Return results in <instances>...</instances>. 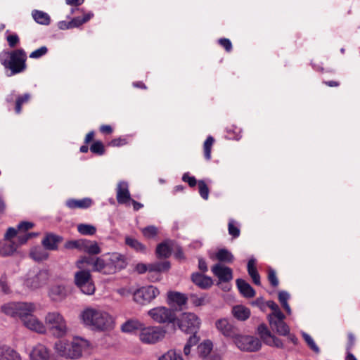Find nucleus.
<instances>
[{
    "mask_svg": "<svg viewBox=\"0 0 360 360\" xmlns=\"http://www.w3.org/2000/svg\"><path fill=\"white\" fill-rule=\"evenodd\" d=\"M45 323L49 330L56 338H61L66 335L68 327L63 316L58 311L49 312L45 318Z\"/></svg>",
    "mask_w": 360,
    "mask_h": 360,
    "instance_id": "obj_6",
    "label": "nucleus"
},
{
    "mask_svg": "<svg viewBox=\"0 0 360 360\" xmlns=\"http://www.w3.org/2000/svg\"><path fill=\"white\" fill-rule=\"evenodd\" d=\"M92 204L90 198H86L81 200L69 199L66 201V205L70 209L87 208Z\"/></svg>",
    "mask_w": 360,
    "mask_h": 360,
    "instance_id": "obj_28",
    "label": "nucleus"
},
{
    "mask_svg": "<svg viewBox=\"0 0 360 360\" xmlns=\"http://www.w3.org/2000/svg\"><path fill=\"white\" fill-rule=\"evenodd\" d=\"M158 360H184L180 352H176L174 349H170L162 356Z\"/></svg>",
    "mask_w": 360,
    "mask_h": 360,
    "instance_id": "obj_42",
    "label": "nucleus"
},
{
    "mask_svg": "<svg viewBox=\"0 0 360 360\" xmlns=\"http://www.w3.org/2000/svg\"><path fill=\"white\" fill-rule=\"evenodd\" d=\"M257 332L264 342L266 341V340L269 338V336L271 335V333L264 323H262L258 326Z\"/></svg>",
    "mask_w": 360,
    "mask_h": 360,
    "instance_id": "obj_45",
    "label": "nucleus"
},
{
    "mask_svg": "<svg viewBox=\"0 0 360 360\" xmlns=\"http://www.w3.org/2000/svg\"><path fill=\"white\" fill-rule=\"evenodd\" d=\"M143 235L148 238H152L158 234V229L155 226H148L142 229Z\"/></svg>",
    "mask_w": 360,
    "mask_h": 360,
    "instance_id": "obj_47",
    "label": "nucleus"
},
{
    "mask_svg": "<svg viewBox=\"0 0 360 360\" xmlns=\"http://www.w3.org/2000/svg\"><path fill=\"white\" fill-rule=\"evenodd\" d=\"M63 240V238L58 235L49 233H46L43 238L41 243L46 250H56L58 244Z\"/></svg>",
    "mask_w": 360,
    "mask_h": 360,
    "instance_id": "obj_20",
    "label": "nucleus"
},
{
    "mask_svg": "<svg viewBox=\"0 0 360 360\" xmlns=\"http://www.w3.org/2000/svg\"><path fill=\"white\" fill-rule=\"evenodd\" d=\"M0 360H21L20 355L7 346H0Z\"/></svg>",
    "mask_w": 360,
    "mask_h": 360,
    "instance_id": "obj_27",
    "label": "nucleus"
},
{
    "mask_svg": "<svg viewBox=\"0 0 360 360\" xmlns=\"http://www.w3.org/2000/svg\"><path fill=\"white\" fill-rule=\"evenodd\" d=\"M266 305L272 310V313L269 314L267 316H276L283 314L280 309L278 305L274 301H268Z\"/></svg>",
    "mask_w": 360,
    "mask_h": 360,
    "instance_id": "obj_50",
    "label": "nucleus"
},
{
    "mask_svg": "<svg viewBox=\"0 0 360 360\" xmlns=\"http://www.w3.org/2000/svg\"><path fill=\"white\" fill-rule=\"evenodd\" d=\"M47 52H48V49L46 48V46H41L39 49L32 51L30 54V58H39L41 56H43L45 54H46Z\"/></svg>",
    "mask_w": 360,
    "mask_h": 360,
    "instance_id": "obj_53",
    "label": "nucleus"
},
{
    "mask_svg": "<svg viewBox=\"0 0 360 360\" xmlns=\"http://www.w3.org/2000/svg\"><path fill=\"white\" fill-rule=\"evenodd\" d=\"M30 360H49L50 352L41 344L36 345L30 354Z\"/></svg>",
    "mask_w": 360,
    "mask_h": 360,
    "instance_id": "obj_23",
    "label": "nucleus"
},
{
    "mask_svg": "<svg viewBox=\"0 0 360 360\" xmlns=\"http://www.w3.org/2000/svg\"><path fill=\"white\" fill-rule=\"evenodd\" d=\"M27 55L22 49L13 51H2L0 53V62L6 68L11 70V75L20 73L25 70Z\"/></svg>",
    "mask_w": 360,
    "mask_h": 360,
    "instance_id": "obj_2",
    "label": "nucleus"
},
{
    "mask_svg": "<svg viewBox=\"0 0 360 360\" xmlns=\"http://www.w3.org/2000/svg\"><path fill=\"white\" fill-rule=\"evenodd\" d=\"M289 298L290 295L285 291H281L278 293V300L281 304L287 303Z\"/></svg>",
    "mask_w": 360,
    "mask_h": 360,
    "instance_id": "obj_64",
    "label": "nucleus"
},
{
    "mask_svg": "<svg viewBox=\"0 0 360 360\" xmlns=\"http://www.w3.org/2000/svg\"><path fill=\"white\" fill-rule=\"evenodd\" d=\"M216 258L219 262L227 263H231L234 259V257L232 253L224 248L220 249L217 252Z\"/></svg>",
    "mask_w": 360,
    "mask_h": 360,
    "instance_id": "obj_36",
    "label": "nucleus"
},
{
    "mask_svg": "<svg viewBox=\"0 0 360 360\" xmlns=\"http://www.w3.org/2000/svg\"><path fill=\"white\" fill-rule=\"evenodd\" d=\"M34 226V224L29 221H22L20 223L18 226L19 231H27L30 229H32Z\"/></svg>",
    "mask_w": 360,
    "mask_h": 360,
    "instance_id": "obj_62",
    "label": "nucleus"
},
{
    "mask_svg": "<svg viewBox=\"0 0 360 360\" xmlns=\"http://www.w3.org/2000/svg\"><path fill=\"white\" fill-rule=\"evenodd\" d=\"M235 221L231 219L229 222L228 230L229 233L233 238H238L240 236V229L234 224Z\"/></svg>",
    "mask_w": 360,
    "mask_h": 360,
    "instance_id": "obj_52",
    "label": "nucleus"
},
{
    "mask_svg": "<svg viewBox=\"0 0 360 360\" xmlns=\"http://www.w3.org/2000/svg\"><path fill=\"white\" fill-rule=\"evenodd\" d=\"M172 248L168 242L159 244L156 248V255L158 258H167L171 255Z\"/></svg>",
    "mask_w": 360,
    "mask_h": 360,
    "instance_id": "obj_32",
    "label": "nucleus"
},
{
    "mask_svg": "<svg viewBox=\"0 0 360 360\" xmlns=\"http://www.w3.org/2000/svg\"><path fill=\"white\" fill-rule=\"evenodd\" d=\"M165 330L162 327L143 326L139 333V339L145 344H155L165 338Z\"/></svg>",
    "mask_w": 360,
    "mask_h": 360,
    "instance_id": "obj_8",
    "label": "nucleus"
},
{
    "mask_svg": "<svg viewBox=\"0 0 360 360\" xmlns=\"http://www.w3.org/2000/svg\"><path fill=\"white\" fill-rule=\"evenodd\" d=\"M30 257L35 261L39 262L48 258V252L41 247H35L30 252Z\"/></svg>",
    "mask_w": 360,
    "mask_h": 360,
    "instance_id": "obj_35",
    "label": "nucleus"
},
{
    "mask_svg": "<svg viewBox=\"0 0 360 360\" xmlns=\"http://www.w3.org/2000/svg\"><path fill=\"white\" fill-rule=\"evenodd\" d=\"M236 285L240 292L245 297L250 298L255 295V291L252 287L245 280L238 278L236 280Z\"/></svg>",
    "mask_w": 360,
    "mask_h": 360,
    "instance_id": "obj_26",
    "label": "nucleus"
},
{
    "mask_svg": "<svg viewBox=\"0 0 360 360\" xmlns=\"http://www.w3.org/2000/svg\"><path fill=\"white\" fill-rule=\"evenodd\" d=\"M191 280L193 283L201 289H208L213 285V281L211 277L198 272L192 274Z\"/></svg>",
    "mask_w": 360,
    "mask_h": 360,
    "instance_id": "obj_22",
    "label": "nucleus"
},
{
    "mask_svg": "<svg viewBox=\"0 0 360 360\" xmlns=\"http://www.w3.org/2000/svg\"><path fill=\"white\" fill-rule=\"evenodd\" d=\"M285 316L283 314L276 316H267L271 330L280 335L285 336L289 334L290 328L285 323Z\"/></svg>",
    "mask_w": 360,
    "mask_h": 360,
    "instance_id": "obj_14",
    "label": "nucleus"
},
{
    "mask_svg": "<svg viewBox=\"0 0 360 360\" xmlns=\"http://www.w3.org/2000/svg\"><path fill=\"white\" fill-rule=\"evenodd\" d=\"M90 150L93 153L103 155L105 152L104 146L101 141L94 142L90 147Z\"/></svg>",
    "mask_w": 360,
    "mask_h": 360,
    "instance_id": "obj_51",
    "label": "nucleus"
},
{
    "mask_svg": "<svg viewBox=\"0 0 360 360\" xmlns=\"http://www.w3.org/2000/svg\"><path fill=\"white\" fill-rule=\"evenodd\" d=\"M126 266L124 257L117 252L96 257L93 271L103 274H112Z\"/></svg>",
    "mask_w": 360,
    "mask_h": 360,
    "instance_id": "obj_3",
    "label": "nucleus"
},
{
    "mask_svg": "<svg viewBox=\"0 0 360 360\" xmlns=\"http://www.w3.org/2000/svg\"><path fill=\"white\" fill-rule=\"evenodd\" d=\"M212 271L221 282H229L233 278L232 269L221 264L214 265Z\"/></svg>",
    "mask_w": 360,
    "mask_h": 360,
    "instance_id": "obj_16",
    "label": "nucleus"
},
{
    "mask_svg": "<svg viewBox=\"0 0 360 360\" xmlns=\"http://www.w3.org/2000/svg\"><path fill=\"white\" fill-rule=\"evenodd\" d=\"M49 271L47 270H30L25 281V285L30 289H37L45 285L49 279Z\"/></svg>",
    "mask_w": 360,
    "mask_h": 360,
    "instance_id": "obj_10",
    "label": "nucleus"
},
{
    "mask_svg": "<svg viewBox=\"0 0 360 360\" xmlns=\"http://www.w3.org/2000/svg\"><path fill=\"white\" fill-rule=\"evenodd\" d=\"M77 231L82 235L92 236L96 233V229L91 224H80L77 226Z\"/></svg>",
    "mask_w": 360,
    "mask_h": 360,
    "instance_id": "obj_41",
    "label": "nucleus"
},
{
    "mask_svg": "<svg viewBox=\"0 0 360 360\" xmlns=\"http://www.w3.org/2000/svg\"><path fill=\"white\" fill-rule=\"evenodd\" d=\"M187 297L179 292L169 291L167 292V303L170 306H176L181 309V307L187 302Z\"/></svg>",
    "mask_w": 360,
    "mask_h": 360,
    "instance_id": "obj_21",
    "label": "nucleus"
},
{
    "mask_svg": "<svg viewBox=\"0 0 360 360\" xmlns=\"http://www.w3.org/2000/svg\"><path fill=\"white\" fill-rule=\"evenodd\" d=\"M7 41L11 47H15L19 42V38L16 34H11L7 37Z\"/></svg>",
    "mask_w": 360,
    "mask_h": 360,
    "instance_id": "obj_60",
    "label": "nucleus"
},
{
    "mask_svg": "<svg viewBox=\"0 0 360 360\" xmlns=\"http://www.w3.org/2000/svg\"><path fill=\"white\" fill-rule=\"evenodd\" d=\"M89 342L82 338H76L72 342L58 341L55 349L58 355L69 359H77L82 356V351L87 348Z\"/></svg>",
    "mask_w": 360,
    "mask_h": 360,
    "instance_id": "obj_4",
    "label": "nucleus"
},
{
    "mask_svg": "<svg viewBox=\"0 0 360 360\" xmlns=\"http://www.w3.org/2000/svg\"><path fill=\"white\" fill-rule=\"evenodd\" d=\"M302 337L304 340L307 343L308 346L316 353H319L320 349L319 347L316 345L315 342L314 341L313 338L307 333H302Z\"/></svg>",
    "mask_w": 360,
    "mask_h": 360,
    "instance_id": "obj_49",
    "label": "nucleus"
},
{
    "mask_svg": "<svg viewBox=\"0 0 360 360\" xmlns=\"http://www.w3.org/2000/svg\"><path fill=\"white\" fill-rule=\"evenodd\" d=\"M116 198L119 204H126L131 200L129 185L126 181H120L116 189Z\"/></svg>",
    "mask_w": 360,
    "mask_h": 360,
    "instance_id": "obj_17",
    "label": "nucleus"
},
{
    "mask_svg": "<svg viewBox=\"0 0 360 360\" xmlns=\"http://www.w3.org/2000/svg\"><path fill=\"white\" fill-rule=\"evenodd\" d=\"M18 248V245L16 242L11 240H5L2 246L0 247V254L4 256L11 255L16 251Z\"/></svg>",
    "mask_w": 360,
    "mask_h": 360,
    "instance_id": "obj_30",
    "label": "nucleus"
},
{
    "mask_svg": "<svg viewBox=\"0 0 360 360\" xmlns=\"http://www.w3.org/2000/svg\"><path fill=\"white\" fill-rule=\"evenodd\" d=\"M84 240L85 239H79L67 241L65 244V248L66 249H77L83 251Z\"/></svg>",
    "mask_w": 360,
    "mask_h": 360,
    "instance_id": "obj_43",
    "label": "nucleus"
},
{
    "mask_svg": "<svg viewBox=\"0 0 360 360\" xmlns=\"http://www.w3.org/2000/svg\"><path fill=\"white\" fill-rule=\"evenodd\" d=\"M150 317L159 323H174L176 320L174 310L166 307H157L148 311Z\"/></svg>",
    "mask_w": 360,
    "mask_h": 360,
    "instance_id": "obj_9",
    "label": "nucleus"
},
{
    "mask_svg": "<svg viewBox=\"0 0 360 360\" xmlns=\"http://www.w3.org/2000/svg\"><path fill=\"white\" fill-rule=\"evenodd\" d=\"M214 139L212 136H207L203 144L204 156L207 160L211 159V150Z\"/></svg>",
    "mask_w": 360,
    "mask_h": 360,
    "instance_id": "obj_40",
    "label": "nucleus"
},
{
    "mask_svg": "<svg viewBox=\"0 0 360 360\" xmlns=\"http://www.w3.org/2000/svg\"><path fill=\"white\" fill-rule=\"evenodd\" d=\"M264 343L269 346L276 347L277 348H282L283 347V344L281 340L272 334L271 336H269V338Z\"/></svg>",
    "mask_w": 360,
    "mask_h": 360,
    "instance_id": "obj_48",
    "label": "nucleus"
},
{
    "mask_svg": "<svg viewBox=\"0 0 360 360\" xmlns=\"http://www.w3.org/2000/svg\"><path fill=\"white\" fill-rule=\"evenodd\" d=\"M32 16L38 24L49 25L51 22L50 16L48 13L38 10H34L32 12Z\"/></svg>",
    "mask_w": 360,
    "mask_h": 360,
    "instance_id": "obj_31",
    "label": "nucleus"
},
{
    "mask_svg": "<svg viewBox=\"0 0 360 360\" xmlns=\"http://www.w3.org/2000/svg\"><path fill=\"white\" fill-rule=\"evenodd\" d=\"M199 193L200 196L205 199L207 200L209 197V188L203 180H200L198 182Z\"/></svg>",
    "mask_w": 360,
    "mask_h": 360,
    "instance_id": "obj_46",
    "label": "nucleus"
},
{
    "mask_svg": "<svg viewBox=\"0 0 360 360\" xmlns=\"http://www.w3.org/2000/svg\"><path fill=\"white\" fill-rule=\"evenodd\" d=\"M127 140L124 138H117L112 140L109 143L110 146L113 147H118L127 144Z\"/></svg>",
    "mask_w": 360,
    "mask_h": 360,
    "instance_id": "obj_59",
    "label": "nucleus"
},
{
    "mask_svg": "<svg viewBox=\"0 0 360 360\" xmlns=\"http://www.w3.org/2000/svg\"><path fill=\"white\" fill-rule=\"evenodd\" d=\"M68 295V290L63 285H53L49 290V297L56 302L63 300Z\"/></svg>",
    "mask_w": 360,
    "mask_h": 360,
    "instance_id": "obj_18",
    "label": "nucleus"
},
{
    "mask_svg": "<svg viewBox=\"0 0 360 360\" xmlns=\"http://www.w3.org/2000/svg\"><path fill=\"white\" fill-rule=\"evenodd\" d=\"M31 235L32 233H25L22 235H18L17 238V244L18 245V246L25 244L31 238Z\"/></svg>",
    "mask_w": 360,
    "mask_h": 360,
    "instance_id": "obj_61",
    "label": "nucleus"
},
{
    "mask_svg": "<svg viewBox=\"0 0 360 360\" xmlns=\"http://www.w3.org/2000/svg\"><path fill=\"white\" fill-rule=\"evenodd\" d=\"M233 316L238 321H244L250 316V310L243 305H236L231 310Z\"/></svg>",
    "mask_w": 360,
    "mask_h": 360,
    "instance_id": "obj_24",
    "label": "nucleus"
},
{
    "mask_svg": "<svg viewBox=\"0 0 360 360\" xmlns=\"http://www.w3.org/2000/svg\"><path fill=\"white\" fill-rule=\"evenodd\" d=\"M191 301H192L193 304L195 306L198 307V306H200V305L205 304V297H198L195 295H191Z\"/></svg>",
    "mask_w": 360,
    "mask_h": 360,
    "instance_id": "obj_56",
    "label": "nucleus"
},
{
    "mask_svg": "<svg viewBox=\"0 0 360 360\" xmlns=\"http://www.w3.org/2000/svg\"><path fill=\"white\" fill-rule=\"evenodd\" d=\"M95 261L96 257H83L77 262L76 266L80 270H85L86 265L92 266V269H94Z\"/></svg>",
    "mask_w": 360,
    "mask_h": 360,
    "instance_id": "obj_39",
    "label": "nucleus"
},
{
    "mask_svg": "<svg viewBox=\"0 0 360 360\" xmlns=\"http://www.w3.org/2000/svg\"><path fill=\"white\" fill-rule=\"evenodd\" d=\"M80 317L85 326L95 331H110L115 326L113 317L100 308L87 307L81 313Z\"/></svg>",
    "mask_w": 360,
    "mask_h": 360,
    "instance_id": "obj_1",
    "label": "nucleus"
},
{
    "mask_svg": "<svg viewBox=\"0 0 360 360\" xmlns=\"http://www.w3.org/2000/svg\"><path fill=\"white\" fill-rule=\"evenodd\" d=\"M219 43L222 46L226 51L229 52L232 49V44L229 39L223 38L219 40Z\"/></svg>",
    "mask_w": 360,
    "mask_h": 360,
    "instance_id": "obj_58",
    "label": "nucleus"
},
{
    "mask_svg": "<svg viewBox=\"0 0 360 360\" xmlns=\"http://www.w3.org/2000/svg\"><path fill=\"white\" fill-rule=\"evenodd\" d=\"M83 23L84 22L81 17H76L69 22V27H71V28L77 27Z\"/></svg>",
    "mask_w": 360,
    "mask_h": 360,
    "instance_id": "obj_63",
    "label": "nucleus"
},
{
    "mask_svg": "<svg viewBox=\"0 0 360 360\" xmlns=\"http://www.w3.org/2000/svg\"><path fill=\"white\" fill-rule=\"evenodd\" d=\"M177 324L179 328L186 333H197L200 321L193 313H183L178 319Z\"/></svg>",
    "mask_w": 360,
    "mask_h": 360,
    "instance_id": "obj_12",
    "label": "nucleus"
},
{
    "mask_svg": "<svg viewBox=\"0 0 360 360\" xmlns=\"http://www.w3.org/2000/svg\"><path fill=\"white\" fill-rule=\"evenodd\" d=\"M22 323L29 330L37 333H43L46 330L43 323L34 316L33 314L28 316V317L22 321Z\"/></svg>",
    "mask_w": 360,
    "mask_h": 360,
    "instance_id": "obj_19",
    "label": "nucleus"
},
{
    "mask_svg": "<svg viewBox=\"0 0 360 360\" xmlns=\"http://www.w3.org/2000/svg\"><path fill=\"white\" fill-rule=\"evenodd\" d=\"M143 324L138 319H129L121 326V330L123 333H131L138 330H141Z\"/></svg>",
    "mask_w": 360,
    "mask_h": 360,
    "instance_id": "obj_25",
    "label": "nucleus"
},
{
    "mask_svg": "<svg viewBox=\"0 0 360 360\" xmlns=\"http://www.w3.org/2000/svg\"><path fill=\"white\" fill-rule=\"evenodd\" d=\"M74 279L76 286L82 293L91 295L95 292V285L89 271L79 270L75 272Z\"/></svg>",
    "mask_w": 360,
    "mask_h": 360,
    "instance_id": "obj_7",
    "label": "nucleus"
},
{
    "mask_svg": "<svg viewBox=\"0 0 360 360\" xmlns=\"http://www.w3.org/2000/svg\"><path fill=\"white\" fill-rule=\"evenodd\" d=\"M170 269V263L168 261L158 262L149 264V272H165Z\"/></svg>",
    "mask_w": 360,
    "mask_h": 360,
    "instance_id": "obj_33",
    "label": "nucleus"
},
{
    "mask_svg": "<svg viewBox=\"0 0 360 360\" xmlns=\"http://www.w3.org/2000/svg\"><path fill=\"white\" fill-rule=\"evenodd\" d=\"M160 294L159 290L153 286L148 285L140 288L133 293V300L141 305L150 303Z\"/></svg>",
    "mask_w": 360,
    "mask_h": 360,
    "instance_id": "obj_11",
    "label": "nucleus"
},
{
    "mask_svg": "<svg viewBox=\"0 0 360 360\" xmlns=\"http://www.w3.org/2000/svg\"><path fill=\"white\" fill-rule=\"evenodd\" d=\"M182 180L187 182L191 187H194L197 184L195 178L194 176H190L187 173L183 175Z\"/></svg>",
    "mask_w": 360,
    "mask_h": 360,
    "instance_id": "obj_57",
    "label": "nucleus"
},
{
    "mask_svg": "<svg viewBox=\"0 0 360 360\" xmlns=\"http://www.w3.org/2000/svg\"><path fill=\"white\" fill-rule=\"evenodd\" d=\"M268 279L272 286L276 287L278 285V280L274 269H271L269 270Z\"/></svg>",
    "mask_w": 360,
    "mask_h": 360,
    "instance_id": "obj_54",
    "label": "nucleus"
},
{
    "mask_svg": "<svg viewBox=\"0 0 360 360\" xmlns=\"http://www.w3.org/2000/svg\"><path fill=\"white\" fill-rule=\"evenodd\" d=\"M125 243L127 245L130 246L131 248H134L135 250L141 252H145L146 248L144 245L141 243L139 241H138L136 239L131 238V237H126L125 238Z\"/></svg>",
    "mask_w": 360,
    "mask_h": 360,
    "instance_id": "obj_37",
    "label": "nucleus"
},
{
    "mask_svg": "<svg viewBox=\"0 0 360 360\" xmlns=\"http://www.w3.org/2000/svg\"><path fill=\"white\" fill-rule=\"evenodd\" d=\"M35 310L36 306L32 302H8L1 306V311L6 315L19 318L22 322Z\"/></svg>",
    "mask_w": 360,
    "mask_h": 360,
    "instance_id": "obj_5",
    "label": "nucleus"
},
{
    "mask_svg": "<svg viewBox=\"0 0 360 360\" xmlns=\"http://www.w3.org/2000/svg\"><path fill=\"white\" fill-rule=\"evenodd\" d=\"M0 286L1 291L5 294L11 292L9 285L7 282V278L6 276H2L0 278Z\"/></svg>",
    "mask_w": 360,
    "mask_h": 360,
    "instance_id": "obj_55",
    "label": "nucleus"
},
{
    "mask_svg": "<svg viewBox=\"0 0 360 360\" xmlns=\"http://www.w3.org/2000/svg\"><path fill=\"white\" fill-rule=\"evenodd\" d=\"M215 326L220 333L228 338H234L238 334V329L226 319H221L216 321Z\"/></svg>",
    "mask_w": 360,
    "mask_h": 360,
    "instance_id": "obj_15",
    "label": "nucleus"
},
{
    "mask_svg": "<svg viewBox=\"0 0 360 360\" xmlns=\"http://www.w3.org/2000/svg\"><path fill=\"white\" fill-rule=\"evenodd\" d=\"M256 260L254 258L249 259L248 262V272L255 285H260V276L255 267Z\"/></svg>",
    "mask_w": 360,
    "mask_h": 360,
    "instance_id": "obj_29",
    "label": "nucleus"
},
{
    "mask_svg": "<svg viewBox=\"0 0 360 360\" xmlns=\"http://www.w3.org/2000/svg\"><path fill=\"white\" fill-rule=\"evenodd\" d=\"M237 347L243 351L255 352L260 349L262 344L257 338L239 334L234 339Z\"/></svg>",
    "mask_w": 360,
    "mask_h": 360,
    "instance_id": "obj_13",
    "label": "nucleus"
},
{
    "mask_svg": "<svg viewBox=\"0 0 360 360\" xmlns=\"http://www.w3.org/2000/svg\"><path fill=\"white\" fill-rule=\"evenodd\" d=\"M30 98V94H25L24 95L21 96H19L17 100H16V103H15V112L19 114L21 112V109H22V105L25 103H27L29 101Z\"/></svg>",
    "mask_w": 360,
    "mask_h": 360,
    "instance_id": "obj_44",
    "label": "nucleus"
},
{
    "mask_svg": "<svg viewBox=\"0 0 360 360\" xmlns=\"http://www.w3.org/2000/svg\"><path fill=\"white\" fill-rule=\"evenodd\" d=\"M212 349V343L210 340H205L198 347V352L200 356L206 357Z\"/></svg>",
    "mask_w": 360,
    "mask_h": 360,
    "instance_id": "obj_38",
    "label": "nucleus"
},
{
    "mask_svg": "<svg viewBox=\"0 0 360 360\" xmlns=\"http://www.w3.org/2000/svg\"><path fill=\"white\" fill-rule=\"evenodd\" d=\"M83 251L89 255H98L101 252V248L96 241L85 239Z\"/></svg>",
    "mask_w": 360,
    "mask_h": 360,
    "instance_id": "obj_34",
    "label": "nucleus"
}]
</instances>
